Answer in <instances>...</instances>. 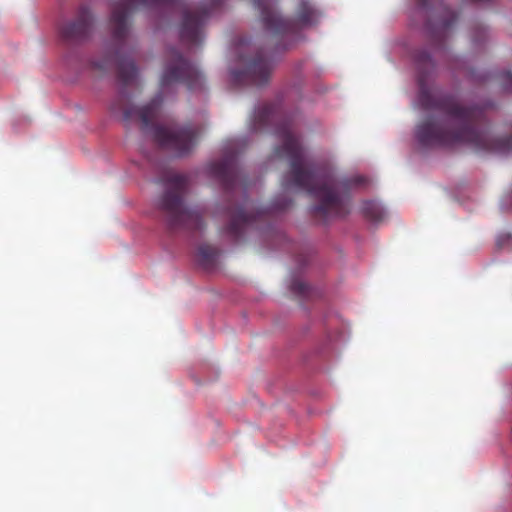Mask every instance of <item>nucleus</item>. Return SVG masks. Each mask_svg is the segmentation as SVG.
<instances>
[{
    "label": "nucleus",
    "instance_id": "obj_9",
    "mask_svg": "<svg viewBox=\"0 0 512 512\" xmlns=\"http://www.w3.org/2000/svg\"><path fill=\"white\" fill-rule=\"evenodd\" d=\"M180 76L179 74V71H171V72H167L164 76H163V82H168L169 79H172V78H178Z\"/></svg>",
    "mask_w": 512,
    "mask_h": 512
},
{
    "label": "nucleus",
    "instance_id": "obj_8",
    "mask_svg": "<svg viewBox=\"0 0 512 512\" xmlns=\"http://www.w3.org/2000/svg\"><path fill=\"white\" fill-rule=\"evenodd\" d=\"M163 206L168 210H176L179 206V201L177 199H174L171 203L166 201L163 203Z\"/></svg>",
    "mask_w": 512,
    "mask_h": 512
},
{
    "label": "nucleus",
    "instance_id": "obj_2",
    "mask_svg": "<svg viewBox=\"0 0 512 512\" xmlns=\"http://www.w3.org/2000/svg\"><path fill=\"white\" fill-rule=\"evenodd\" d=\"M471 132L468 129H462L457 134L452 136L444 133L441 128L435 123H426L418 127L417 138L423 144H450L455 141L468 140Z\"/></svg>",
    "mask_w": 512,
    "mask_h": 512
},
{
    "label": "nucleus",
    "instance_id": "obj_12",
    "mask_svg": "<svg viewBox=\"0 0 512 512\" xmlns=\"http://www.w3.org/2000/svg\"><path fill=\"white\" fill-rule=\"evenodd\" d=\"M65 34H66L67 36H70V35L72 34V31H65Z\"/></svg>",
    "mask_w": 512,
    "mask_h": 512
},
{
    "label": "nucleus",
    "instance_id": "obj_3",
    "mask_svg": "<svg viewBox=\"0 0 512 512\" xmlns=\"http://www.w3.org/2000/svg\"><path fill=\"white\" fill-rule=\"evenodd\" d=\"M157 138L162 145L171 146L180 153L188 151L194 142V137L188 130L175 131L162 128L158 131Z\"/></svg>",
    "mask_w": 512,
    "mask_h": 512
},
{
    "label": "nucleus",
    "instance_id": "obj_4",
    "mask_svg": "<svg viewBox=\"0 0 512 512\" xmlns=\"http://www.w3.org/2000/svg\"><path fill=\"white\" fill-rule=\"evenodd\" d=\"M485 148L497 154L508 153L512 149V138L505 136L491 139L485 145Z\"/></svg>",
    "mask_w": 512,
    "mask_h": 512
},
{
    "label": "nucleus",
    "instance_id": "obj_11",
    "mask_svg": "<svg viewBox=\"0 0 512 512\" xmlns=\"http://www.w3.org/2000/svg\"><path fill=\"white\" fill-rule=\"evenodd\" d=\"M142 118H143V120H144V121H146V120H147V115H146V112H145V111H143V113H142Z\"/></svg>",
    "mask_w": 512,
    "mask_h": 512
},
{
    "label": "nucleus",
    "instance_id": "obj_10",
    "mask_svg": "<svg viewBox=\"0 0 512 512\" xmlns=\"http://www.w3.org/2000/svg\"><path fill=\"white\" fill-rule=\"evenodd\" d=\"M371 205V208L367 207L365 208L367 213L370 214L371 217L375 218L377 215H376V211L378 210V207L375 205V204H370Z\"/></svg>",
    "mask_w": 512,
    "mask_h": 512
},
{
    "label": "nucleus",
    "instance_id": "obj_6",
    "mask_svg": "<svg viewBox=\"0 0 512 512\" xmlns=\"http://www.w3.org/2000/svg\"><path fill=\"white\" fill-rule=\"evenodd\" d=\"M285 153L291 156H296L298 153V143L293 135L286 134L285 138Z\"/></svg>",
    "mask_w": 512,
    "mask_h": 512
},
{
    "label": "nucleus",
    "instance_id": "obj_1",
    "mask_svg": "<svg viewBox=\"0 0 512 512\" xmlns=\"http://www.w3.org/2000/svg\"><path fill=\"white\" fill-rule=\"evenodd\" d=\"M295 185L307 191L321 203L317 210L327 213L337 207L339 197L336 185L329 178L307 171L302 166L293 167Z\"/></svg>",
    "mask_w": 512,
    "mask_h": 512
},
{
    "label": "nucleus",
    "instance_id": "obj_5",
    "mask_svg": "<svg viewBox=\"0 0 512 512\" xmlns=\"http://www.w3.org/2000/svg\"><path fill=\"white\" fill-rule=\"evenodd\" d=\"M298 17L302 24H312L316 19V11L308 2H303L299 8Z\"/></svg>",
    "mask_w": 512,
    "mask_h": 512
},
{
    "label": "nucleus",
    "instance_id": "obj_13",
    "mask_svg": "<svg viewBox=\"0 0 512 512\" xmlns=\"http://www.w3.org/2000/svg\"><path fill=\"white\" fill-rule=\"evenodd\" d=\"M74 28V25H71L70 27H68V29L72 30Z\"/></svg>",
    "mask_w": 512,
    "mask_h": 512
},
{
    "label": "nucleus",
    "instance_id": "obj_7",
    "mask_svg": "<svg viewBox=\"0 0 512 512\" xmlns=\"http://www.w3.org/2000/svg\"><path fill=\"white\" fill-rule=\"evenodd\" d=\"M112 20L115 26H121L124 24L125 18L123 15V8L117 9L113 12Z\"/></svg>",
    "mask_w": 512,
    "mask_h": 512
}]
</instances>
